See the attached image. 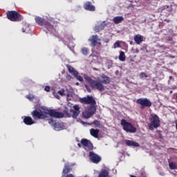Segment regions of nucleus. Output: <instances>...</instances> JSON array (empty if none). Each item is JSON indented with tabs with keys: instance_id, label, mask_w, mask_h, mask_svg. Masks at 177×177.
<instances>
[{
	"instance_id": "nucleus-1",
	"label": "nucleus",
	"mask_w": 177,
	"mask_h": 177,
	"mask_svg": "<svg viewBox=\"0 0 177 177\" xmlns=\"http://www.w3.org/2000/svg\"><path fill=\"white\" fill-rule=\"evenodd\" d=\"M31 115L34 120H44V118H48V115L53 117L54 118H64V114L62 112L56 111L55 109L50 110H41L40 109H35L31 113Z\"/></svg>"
},
{
	"instance_id": "nucleus-2",
	"label": "nucleus",
	"mask_w": 177,
	"mask_h": 177,
	"mask_svg": "<svg viewBox=\"0 0 177 177\" xmlns=\"http://www.w3.org/2000/svg\"><path fill=\"white\" fill-rule=\"evenodd\" d=\"M84 78L85 81H87L88 84H90V86L93 89H97L100 92H103L104 91V85H109L110 84V77L109 76H106L103 75L101 78L102 80L100 82L99 80H93L91 77L87 75H84Z\"/></svg>"
},
{
	"instance_id": "nucleus-3",
	"label": "nucleus",
	"mask_w": 177,
	"mask_h": 177,
	"mask_svg": "<svg viewBox=\"0 0 177 177\" xmlns=\"http://www.w3.org/2000/svg\"><path fill=\"white\" fill-rule=\"evenodd\" d=\"M149 122L150 123L148 124V127L150 131H153L154 129H157V128H160L161 121H160V117L156 113L151 114Z\"/></svg>"
},
{
	"instance_id": "nucleus-4",
	"label": "nucleus",
	"mask_w": 177,
	"mask_h": 177,
	"mask_svg": "<svg viewBox=\"0 0 177 177\" xmlns=\"http://www.w3.org/2000/svg\"><path fill=\"white\" fill-rule=\"evenodd\" d=\"M120 125L127 133H136V127L132 123L127 122V120L122 119L120 122Z\"/></svg>"
},
{
	"instance_id": "nucleus-5",
	"label": "nucleus",
	"mask_w": 177,
	"mask_h": 177,
	"mask_svg": "<svg viewBox=\"0 0 177 177\" xmlns=\"http://www.w3.org/2000/svg\"><path fill=\"white\" fill-rule=\"evenodd\" d=\"M7 19L10 21H21L23 20V17L19 12L15 10L8 11L6 13Z\"/></svg>"
},
{
	"instance_id": "nucleus-6",
	"label": "nucleus",
	"mask_w": 177,
	"mask_h": 177,
	"mask_svg": "<svg viewBox=\"0 0 177 177\" xmlns=\"http://www.w3.org/2000/svg\"><path fill=\"white\" fill-rule=\"evenodd\" d=\"M136 104L141 106V110L146 109V107L149 109L153 105V103L151 102V100L147 98H139L136 100Z\"/></svg>"
},
{
	"instance_id": "nucleus-7",
	"label": "nucleus",
	"mask_w": 177,
	"mask_h": 177,
	"mask_svg": "<svg viewBox=\"0 0 177 177\" xmlns=\"http://www.w3.org/2000/svg\"><path fill=\"white\" fill-rule=\"evenodd\" d=\"M158 12L166 17H168L174 12V6H163L158 9Z\"/></svg>"
},
{
	"instance_id": "nucleus-8",
	"label": "nucleus",
	"mask_w": 177,
	"mask_h": 177,
	"mask_svg": "<svg viewBox=\"0 0 177 177\" xmlns=\"http://www.w3.org/2000/svg\"><path fill=\"white\" fill-rule=\"evenodd\" d=\"M80 102L83 103V104H91V106H95L96 104V100L93 99V97L89 95L80 98Z\"/></svg>"
},
{
	"instance_id": "nucleus-9",
	"label": "nucleus",
	"mask_w": 177,
	"mask_h": 177,
	"mask_svg": "<svg viewBox=\"0 0 177 177\" xmlns=\"http://www.w3.org/2000/svg\"><path fill=\"white\" fill-rule=\"evenodd\" d=\"M89 158L91 162H93L94 164H99L102 160V158L99 156V155L95 153L93 151L89 152Z\"/></svg>"
},
{
	"instance_id": "nucleus-10",
	"label": "nucleus",
	"mask_w": 177,
	"mask_h": 177,
	"mask_svg": "<svg viewBox=\"0 0 177 177\" xmlns=\"http://www.w3.org/2000/svg\"><path fill=\"white\" fill-rule=\"evenodd\" d=\"M81 144L84 147L88 150H93V145L88 139L83 138L81 140Z\"/></svg>"
},
{
	"instance_id": "nucleus-11",
	"label": "nucleus",
	"mask_w": 177,
	"mask_h": 177,
	"mask_svg": "<svg viewBox=\"0 0 177 177\" xmlns=\"http://www.w3.org/2000/svg\"><path fill=\"white\" fill-rule=\"evenodd\" d=\"M83 8L85 9V10H88L89 12H95V10H96V8L91 1H86L84 3Z\"/></svg>"
},
{
	"instance_id": "nucleus-12",
	"label": "nucleus",
	"mask_w": 177,
	"mask_h": 177,
	"mask_svg": "<svg viewBox=\"0 0 177 177\" xmlns=\"http://www.w3.org/2000/svg\"><path fill=\"white\" fill-rule=\"evenodd\" d=\"M89 42H91V45L93 46H96V45H97V44H99V41H100V39H99V37L97 36V35H93L89 39H88Z\"/></svg>"
},
{
	"instance_id": "nucleus-13",
	"label": "nucleus",
	"mask_w": 177,
	"mask_h": 177,
	"mask_svg": "<svg viewBox=\"0 0 177 177\" xmlns=\"http://www.w3.org/2000/svg\"><path fill=\"white\" fill-rule=\"evenodd\" d=\"M35 20L39 26H44L45 24H47L48 21L41 17H35Z\"/></svg>"
},
{
	"instance_id": "nucleus-14",
	"label": "nucleus",
	"mask_w": 177,
	"mask_h": 177,
	"mask_svg": "<svg viewBox=\"0 0 177 177\" xmlns=\"http://www.w3.org/2000/svg\"><path fill=\"white\" fill-rule=\"evenodd\" d=\"M24 122L26 124V125H32L35 124V122L32 120V118H31L30 116H24Z\"/></svg>"
},
{
	"instance_id": "nucleus-15",
	"label": "nucleus",
	"mask_w": 177,
	"mask_h": 177,
	"mask_svg": "<svg viewBox=\"0 0 177 177\" xmlns=\"http://www.w3.org/2000/svg\"><path fill=\"white\" fill-rule=\"evenodd\" d=\"M125 144L127 145V146H129V147H139V143L133 141V140H126L125 141Z\"/></svg>"
},
{
	"instance_id": "nucleus-16",
	"label": "nucleus",
	"mask_w": 177,
	"mask_h": 177,
	"mask_svg": "<svg viewBox=\"0 0 177 177\" xmlns=\"http://www.w3.org/2000/svg\"><path fill=\"white\" fill-rule=\"evenodd\" d=\"M73 109L75 111H73V115L72 117L73 118H77L78 115H80V106L78 105H75L73 106Z\"/></svg>"
},
{
	"instance_id": "nucleus-17",
	"label": "nucleus",
	"mask_w": 177,
	"mask_h": 177,
	"mask_svg": "<svg viewBox=\"0 0 177 177\" xmlns=\"http://www.w3.org/2000/svg\"><path fill=\"white\" fill-rule=\"evenodd\" d=\"M57 93L60 95V96H67V97H70V91H68V89L64 90V88H62L58 91Z\"/></svg>"
},
{
	"instance_id": "nucleus-18",
	"label": "nucleus",
	"mask_w": 177,
	"mask_h": 177,
	"mask_svg": "<svg viewBox=\"0 0 177 177\" xmlns=\"http://www.w3.org/2000/svg\"><path fill=\"white\" fill-rule=\"evenodd\" d=\"M134 41L137 45H140L141 42H143V36L141 35H136L134 36Z\"/></svg>"
},
{
	"instance_id": "nucleus-19",
	"label": "nucleus",
	"mask_w": 177,
	"mask_h": 177,
	"mask_svg": "<svg viewBox=\"0 0 177 177\" xmlns=\"http://www.w3.org/2000/svg\"><path fill=\"white\" fill-rule=\"evenodd\" d=\"M104 27H106V25L103 23H101L95 26L94 31L95 32H99L100 31H102V30H104Z\"/></svg>"
},
{
	"instance_id": "nucleus-20",
	"label": "nucleus",
	"mask_w": 177,
	"mask_h": 177,
	"mask_svg": "<svg viewBox=\"0 0 177 177\" xmlns=\"http://www.w3.org/2000/svg\"><path fill=\"white\" fill-rule=\"evenodd\" d=\"M99 132H100V130L96 129H90V133L91 136H93V138H99Z\"/></svg>"
},
{
	"instance_id": "nucleus-21",
	"label": "nucleus",
	"mask_w": 177,
	"mask_h": 177,
	"mask_svg": "<svg viewBox=\"0 0 177 177\" xmlns=\"http://www.w3.org/2000/svg\"><path fill=\"white\" fill-rule=\"evenodd\" d=\"M113 21L115 24H120V23H122V21H124V17H122V16L115 17L113 19Z\"/></svg>"
},
{
	"instance_id": "nucleus-22",
	"label": "nucleus",
	"mask_w": 177,
	"mask_h": 177,
	"mask_svg": "<svg viewBox=\"0 0 177 177\" xmlns=\"http://www.w3.org/2000/svg\"><path fill=\"white\" fill-rule=\"evenodd\" d=\"M73 171V169H71V166L69 165H65L64 169H63V174H68V172H71Z\"/></svg>"
},
{
	"instance_id": "nucleus-23",
	"label": "nucleus",
	"mask_w": 177,
	"mask_h": 177,
	"mask_svg": "<svg viewBox=\"0 0 177 177\" xmlns=\"http://www.w3.org/2000/svg\"><path fill=\"white\" fill-rule=\"evenodd\" d=\"M48 123L50 125H53V127L55 128V129H57V128H59V125H60V124L56 122L55 120H53L52 119H49L48 120Z\"/></svg>"
},
{
	"instance_id": "nucleus-24",
	"label": "nucleus",
	"mask_w": 177,
	"mask_h": 177,
	"mask_svg": "<svg viewBox=\"0 0 177 177\" xmlns=\"http://www.w3.org/2000/svg\"><path fill=\"white\" fill-rule=\"evenodd\" d=\"M98 177H109V171L106 169L102 170Z\"/></svg>"
},
{
	"instance_id": "nucleus-25",
	"label": "nucleus",
	"mask_w": 177,
	"mask_h": 177,
	"mask_svg": "<svg viewBox=\"0 0 177 177\" xmlns=\"http://www.w3.org/2000/svg\"><path fill=\"white\" fill-rule=\"evenodd\" d=\"M46 28L48 30V31H50L51 32H53V30H55V28H53V26H52L50 24V23L48 22L47 21V24L44 25Z\"/></svg>"
},
{
	"instance_id": "nucleus-26",
	"label": "nucleus",
	"mask_w": 177,
	"mask_h": 177,
	"mask_svg": "<svg viewBox=\"0 0 177 177\" xmlns=\"http://www.w3.org/2000/svg\"><path fill=\"white\" fill-rule=\"evenodd\" d=\"M73 75L75 77L77 81H80V82H84V78L79 75L78 71L75 72Z\"/></svg>"
},
{
	"instance_id": "nucleus-27",
	"label": "nucleus",
	"mask_w": 177,
	"mask_h": 177,
	"mask_svg": "<svg viewBox=\"0 0 177 177\" xmlns=\"http://www.w3.org/2000/svg\"><path fill=\"white\" fill-rule=\"evenodd\" d=\"M66 67L68 68V71H69V73H71L73 75L75 73L77 72V71L74 70V68H73L71 65L66 64Z\"/></svg>"
},
{
	"instance_id": "nucleus-28",
	"label": "nucleus",
	"mask_w": 177,
	"mask_h": 177,
	"mask_svg": "<svg viewBox=\"0 0 177 177\" xmlns=\"http://www.w3.org/2000/svg\"><path fill=\"white\" fill-rule=\"evenodd\" d=\"M88 125H95V127H96V128H100V122H99V120H94L93 122H91V123H87Z\"/></svg>"
},
{
	"instance_id": "nucleus-29",
	"label": "nucleus",
	"mask_w": 177,
	"mask_h": 177,
	"mask_svg": "<svg viewBox=\"0 0 177 177\" xmlns=\"http://www.w3.org/2000/svg\"><path fill=\"white\" fill-rule=\"evenodd\" d=\"M119 60L120 62H125V53L124 51L120 53Z\"/></svg>"
},
{
	"instance_id": "nucleus-30",
	"label": "nucleus",
	"mask_w": 177,
	"mask_h": 177,
	"mask_svg": "<svg viewBox=\"0 0 177 177\" xmlns=\"http://www.w3.org/2000/svg\"><path fill=\"white\" fill-rule=\"evenodd\" d=\"M169 167L170 169H176V168H177L176 162H169Z\"/></svg>"
},
{
	"instance_id": "nucleus-31",
	"label": "nucleus",
	"mask_w": 177,
	"mask_h": 177,
	"mask_svg": "<svg viewBox=\"0 0 177 177\" xmlns=\"http://www.w3.org/2000/svg\"><path fill=\"white\" fill-rule=\"evenodd\" d=\"M82 53L84 56H87L88 53H89V50H88V48L86 47H84L83 48H82Z\"/></svg>"
},
{
	"instance_id": "nucleus-32",
	"label": "nucleus",
	"mask_w": 177,
	"mask_h": 177,
	"mask_svg": "<svg viewBox=\"0 0 177 177\" xmlns=\"http://www.w3.org/2000/svg\"><path fill=\"white\" fill-rule=\"evenodd\" d=\"M83 117H84V118H91L92 114L89 111H86L83 113Z\"/></svg>"
},
{
	"instance_id": "nucleus-33",
	"label": "nucleus",
	"mask_w": 177,
	"mask_h": 177,
	"mask_svg": "<svg viewBox=\"0 0 177 177\" xmlns=\"http://www.w3.org/2000/svg\"><path fill=\"white\" fill-rule=\"evenodd\" d=\"M26 99H28V100H34L35 97L34 95L32 94H28L27 95H26Z\"/></svg>"
},
{
	"instance_id": "nucleus-34",
	"label": "nucleus",
	"mask_w": 177,
	"mask_h": 177,
	"mask_svg": "<svg viewBox=\"0 0 177 177\" xmlns=\"http://www.w3.org/2000/svg\"><path fill=\"white\" fill-rule=\"evenodd\" d=\"M147 77H149L147 75V74H146L144 72H142L140 74V78H147Z\"/></svg>"
},
{
	"instance_id": "nucleus-35",
	"label": "nucleus",
	"mask_w": 177,
	"mask_h": 177,
	"mask_svg": "<svg viewBox=\"0 0 177 177\" xmlns=\"http://www.w3.org/2000/svg\"><path fill=\"white\" fill-rule=\"evenodd\" d=\"M113 47L115 49H116V48H121V45L120 44L119 41H116L114 44H113Z\"/></svg>"
},
{
	"instance_id": "nucleus-36",
	"label": "nucleus",
	"mask_w": 177,
	"mask_h": 177,
	"mask_svg": "<svg viewBox=\"0 0 177 177\" xmlns=\"http://www.w3.org/2000/svg\"><path fill=\"white\" fill-rule=\"evenodd\" d=\"M84 87L88 93H91V92H92L91 87H89V86H88L87 84L84 85Z\"/></svg>"
},
{
	"instance_id": "nucleus-37",
	"label": "nucleus",
	"mask_w": 177,
	"mask_h": 177,
	"mask_svg": "<svg viewBox=\"0 0 177 177\" xmlns=\"http://www.w3.org/2000/svg\"><path fill=\"white\" fill-rule=\"evenodd\" d=\"M156 132L158 134L160 139H162V134H161L162 131L160 130H157Z\"/></svg>"
},
{
	"instance_id": "nucleus-38",
	"label": "nucleus",
	"mask_w": 177,
	"mask_h": 177,
	"mask_svg": "<svg viewBox=\"0 0 177 177\" xmlns=\"http://www.w3.org/2000/svg\"><path fill=\"white\" fill-rule=\"evenodd\" d=\"M44 91H46V92H50V87L49 86H46L44 88Z\"/></svg>"
},
{
	"instance_id": "nucleus-39",
	"label": "nucleus",
	"mask_w": 177,
	"mask_h": 177,
	"mask_svg": "<svg viewBox=\"0 0 177 177\" xmlns=\"http://www.w3.org/2000/svg\"><path fill=\"white\" fill-rule=\"evenodd\" d=\"M66 78L68 81H71V79L73 78V77H71V75H67Z\"/></svg>"
},
{
	"instance_id": "nucleus-40",
	"label": "nucleus",
	"mask_w": 177,
	"mask_h": 177,
	"mask_svg": "<svg viewBox=\"0 0 177 177\" xmlns=\"http://www.w3.org/2000/svg\"><path fill=\"white\" fill-rule=\"evenodd\" d=\"M66 177H74V176L70 174H68Z\"/></svg>"
},
{
	"instance_id": "nucleus-41",
	"label": "nucleus",
	"mask_w": 177,
	"mask_h": 177,
	"mask_svg": "<svg viewBox=\"0 0 177 177\" xmlns=\"http://www.w3.org/2000/svg\"><path fill=\"white\" fill-rule=\"evenodd\" d=\"M165 21H167V23H169L171 21L169 19H165Z\"/></svg>"
},
{
	"instance_id": "nucleus-42",
	"label": "nucleus",
	"mask_w": 177,
	"mask_h": 177,
	"mask_svg": "<svg viewBox=\"0 0 177 177\" xmlns=\"http://www.w3.org/2000/svg\"><path fill=\"white\" fill-rule=\"evenodd\" d=\"M22 31H23V32H26V28H23Z\"/></svg>"
},
{
	"instance_id": "nucleus-43",
	"label": "nucleus",
	"mask_w": 177,
	"mask_h": 177,
	"mask_svg": "<svg viewBox=\"0 0 177 177\" xmlns=\"http://www.w3.org/2000/svg\"><path fill=\"white\" fill-rule=\"evenodd\" d=\"M77 146H78V147H81V144H80V143H78V144H77Z\"/></svg>"
},
{
	"instance_id": "nucleus-44",
	"label": "nucleus",
	"mask_w": 177,
	"mask_h": 177,
	"mask_svg": "<svg viewBox=\"0 0 177 177\" xmlns=\"http://www.w3.org/2000/svg\"><path fill=\"white\" fill-rule=\"evenodd\" d=\"M56 97L57 99H60V97L59 95H57Z\"/></svg>"
},
{
	"instance_id": "nucleus-45",
	"label": "nucleus",
	"mask_w": 177,
	"mask_h": 177,
	"mask_svg": "<svg viewBox=\"0 0 177 177\" xmlns=\"http://www.w3.org/2000/svg\"><path fill=\"white\" fill-rule=\"evenodd\" d=\"M169 80H172V76H169Z\"/></svg>"
},
{
	"instance_id": "nucleus-46",
	"label": "nucleus",
	"mask_w": 177,
	"mask_h": 177,
	"mask_svg": "<svg viewBox=\"0 0 177 177\" xmlns=\"http://www.w3.org/2000/svg\"><path fill=\"white\" fill-rule=\"evenodd\" d=\"M76 85H80V83L77 82V83H76Z\"/></svg>"
}]
</instances>
